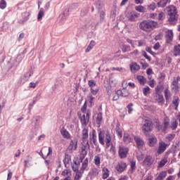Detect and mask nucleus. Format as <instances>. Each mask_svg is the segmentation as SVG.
<instances>
[{
  "instance_id": "44",
  "label": "nucleus",
  "mask_w": 180,
  "mask_h": 180,
  "mask_svg": "<svg viewBox=\"0 0 180 180\" xmlns=\"http://www.w3.org/2000/svg\"><path fill=\"white\" fill-rule=\"evenodd\" d=\"M94 164L95 165H97V167L101 165V158H99V156H95Z\"/></svg>"
},
{
  "instance_id": "9",
  "label": "nucleus",
  "mask_w": 180,
  "mask_h": 180,
  "mask_svg": "<svg viewBox=\"0 0 180 180\" xmlns=\"http://www.w3.org/2000/svg\"><path fill=\"white\" fill-rule=\"evenodd\" d=\"M165 39L167 44H170L172 42V40H174V32L172 30L166 32Z\"/></svg>"
},
{
  "instance_id": "42",
  "label": "nucleus",
  "mask_w": 180,
  "mask_h": 180,
  "mask_svg": "<svg viewBox=\"0 0 180 180\" xmlns=\"http://www.w3.org/2000/svg\"><path fill=\"white\" fill-rule=\"evenodd\" d=\"M25 58V56H23V53H20L17 56L16 62L17 63H22V60Z\"/></svg>"
},
{
  "instance_id": "40",
  "label": "nucleus",
  "mask_w": 180,
  "mask_h": 180,
  "mask_svg": "<svg viewBox=\"0 0 180 180\" xmlns=\"http://www.w3.org/2000/svg\"><path fill=\"white\" fill-rule=\"evenodd\" d=\"M167 162H168V160H167L165 159L161 160V161H160L158 163V167L162 168V167H164L165 165V164H167Z\"/></svg>"
},
{
  "instance_id": "57",
  "label": "nucleus",
  "mask_w": 180,
  "mask_h": 180,
  "mask_svg": "<svg viewBox=\"0 0 180 180\" xmlns=\"http://www.w3.org/2000/svg\"><path fill=\"white\" fill-rule=\"evenodd\" d=\"M178 146H179V144H178V143H176V144L175 145H173L172 146V153H173V154H176V148H178Z\"/></svg>"
},
{
  "instance_id": "49",
  "label": "nucleus",
  "mask_w": 180,
  "mask_h": 180,
  "mask_svg": "<svg viewBox=\"0 0 180 180\" xmlns=\"http://www.w3.org/2000/svg\"><path fill=\"white\" fill-rule=\"evenodd\" d=\"M146 51L151 54V56H155V52H153V50H151V47L146 46Z\"/></svg>"
},
{
  "instance_id": "39",
  "label": "nucleus",
  "mask_w": 180,
  "mask_h": 180,
  "mask_svg": "<svg viewBox=\"0 0 180 180\" xmlns=\"http://www.w3.org/2000/svg\"><path fill=\"white\" fill-rule=\"evenodd\" d=\"M135 9L137 11V12H140L141 13H143L146 11V8H144L143 6H136Z\"/></svg>"
},
{
  "instance_id": "64",
  "label": "nucleus",
  "mask_w": 180,
  "mask_h": 180,
  "mask_svg": "<svg viewBox=\"0 0 180 180\" xmlns=\"http://www.w3.org/2000/svg\"><path fill=\"white\" fill-rule=\"evenodd\" d=\"M154 179V176L153 175H148L146 176V179L143 180H153Z\"/></svg>"
},
{
  "instance_id": "18",
  "label": "nucleus",
  "mask_w": 180,
  "mask_h": 180,
  "mask_svg": "<svg viewBox=\"0 0 180 180\" xmlns=\"http://www.w3.org/2000/svg\"><path fill=\"white\" fill-rule=\"evenodd\" d=\"M102 174H103V179H108L109 178V169H108L106 167H104L102 169Z\"/></svg>"
},
{
  "instance_id": "34",
  "label": "nucleus",
  "mask_w": 180,
  "mask_h": 180,
  "mask_svg": "<svg viewBox=\"0 0 180 180\" xmlns=\"http://www.w3.org/2000/svg\"><path fill=\"white\" fill-rule=\"evenodd\" d=\"M131 50V48L129 45L127 44H122V53H127L128 51H130Z\"/></svg>"
},
{
  "instance_id": "16",
  "label": "nucleus",
  "mask_w": 180,
  "mask_h": 180,
  "mask_svg": "<svg viewBox=\"0 0 180 180\" xmlns=\"http://www.w3.org/2000/svg\"><path fill=\"white\" fill-rule=\"evenodd\" d=\"M60 134L63 136V139H69L71 137L70 132H68V131L64 128L60 130Z\"/></svg>"
},
{
  "instance_id": "32",
  "label": "nucleus",
  "mask_w": 180,
  "mask_h": 180,
  "mask_svg": "<svg viewBox=\"0 0 180 180\" xmlns=\"http://www.w3.org/2000/svg\"><path fill=\"white\" fill-rule=\"evenodd\" d=\"M82 141H85L86 139H88V129H84L82 130Z\"/></svg>"
},
{
  "instance_id": "13",
  "label": "nucleus",
  "mask_w": 180,
  "mask_h": 180,
  "mask_svg": "<svg viewBox=\"0 0 180 180\" xmlns=\"http://www.w3.org/2000/svg\"><path fill=\"white\" fill-rule=\"evenodd\" d=\"M123 141L125 144H130L133 142V138L129 134V133H124L123 136Z\"/></svg>"
},
{
  "instance_id": "23",
  "label": "nucleus",
  "mask_w": 180,
  "mask_h": 180,
  "mask_svg": "<svg viewBox=\"0 0 180 180\" xmlns=\"http://www.w3.org/2000/svg\"><path fill=\"white\" fill-rule=\"evenodd\" d=\"M70 161H71V155H70L69 154L65 155V158L63 159V164H64L65 168H68L67 165H68V164H70Z\"/></svg>"
},
{
  "instance_id": "61",
  "label": "nucleus",
  "mask_w": 180,
  "mask_h": 180,
  "mask_svg": "<svg viewBox=\"0 0 180 180\" xmlns=\"http://www.w3.org/2000/svg\"><path fill=\"white\" fill-rule=\"evenodd\" d=\"M115 94H117L119 97H123V92L122 90L118 89L115 91Z\"/></svg>"
},
{
  "instance_id": "6",
  "label": "nucleus",
  "mask_w": 180,
  "mask_h": 180,
  "mask_svg": "<svg viewBox=\"0 0 180 180\" xmlns=\"http://www.w3.org/2000/svg\"><path fill=\"white\" fill-rule=\"evenodd\" d=\"M168 21L169 22H175V20H178V12L176 11V8H171L168 11Z\"/></svg>"
},
{
  "instance_id": "46",
  "label": "nucleus",
  "mask_w": 180,
  "mask_h": 180,
  "mask_svg": "<svg viewBox=\"0 0 180 180\" xmlns=\"http://www.w3.org/2000/svg\"><path fill=\"white\" fill-rule=\"evenodd\" d=\"M44 15V11H43V8H41L37 15L38 20H40V19H41V18H43Z\"/></svg>"
},
{
  "instance_id": "55",
  "label": "nucleus",
  "mask_w": 180,
  "mask_h": 180,
  "mask_svg": "<svg viewBox=\"0 0 180 180\" xmlns=\"http://www.w3.org/2000/svg\"><path fill=\"white\" fill-rule=\"evenodd\" d=\"M90 91H91V95H96L98 92H99V89H94V88L91 87Z\"/></svg>"
},
{
  "instance_id": "11",
  "label": "nucleus",
  "mask_w": 180,
  "mask_h": 180,
  "mask_svg": "<svg viewBox=\"0 0 180 180\" xmlns=\"http://www.w3.org/2000/svg\"><path fill=\"white\" fill-rule=\"evenodd\" d=\"M168 146V144H167L164 141H161L159 143V147L157 150L158 154H162L167 150V147Z\"/></svg>"
},
{
  "instance_id": "17",
  "label": "nucleus",
  "mask_w": 180,
  "mask_h": 180,
  "mask_svg": "<svg viewBox=\"0 0 180 180\" xmlns=\"http://www.w3.org/2000/svg\"><path fill=\"white\" fill-rule=\"evenodd\" d=\"M163 127H162L161 130L163 133H165L167 131V129H168V126H169V118H165L163 122Z\"/></svg>"
},
{
  "instance_id": "36",
  "label": "nucleus",
  "mask_w": 180,
  "mask_h": 180,
  "mask_svg": "<svg viewBox=\"0 0 180 180\" xmlns=\"http://www.w3.org/2000/svg\"><path fill=\"white\" fill-rule=\"evenodd\" d=\"M179 97L176 96L175 98L173 100L172 103L175 106V110H178V106H179Z\"/></svg>"
},
{
  "instance_id": "31",
  "label": "nucleus",
  "mask_w": 180,
  "mask_h": 180,
  "mask_svg": "<svg viewBox=\"0 0 180 180\" xmlns=\"http://www.w3.org/2000/svg\"><path fill=\"white\" fill-rule=\"evenodd\" d=\"M88 102L89 103L90 108H92V106L94 105V100L95 99V97L92 96V94H89L87 96Z\"/></svg>"
},
{
  "instance_id": "43",
  "label": "nucleus",
  "mask_w": 180,
  "mask_h": 180,
  "mask_svg": "<svg viewBox=\"0 0 180 180\" xmlns=\"http://www.w3.org/2000/svg\"><path fill=\"white\" fill-rule=\"evenodd\" d=\"M149 93H150V87L148 86H146V87L143 88V94L144 96H147V95H148Z\"/></svg>"
},
{
  "instance_id": "35",
  "label": "nucleus",
  "mask_w": 180,
  "mask_h": 180,
  "mask_svg": "<svg viewBox=\"0 0 180 180\" xmlns=\"http://www.w3.org/2000/svg\"><path fill=\"white\" fill-rule=\"evenodd\" d=\"M88 12H89V8L88 7H84L81 10L80 16L84 18V16H86V15L88 14Z\"/></svg>"
},
{
  "instance_id": "45",
  "label": "nucleus",
  "mask_w": 180,
  "mask_h": 180,
  "mask_svg": "<svg viewBox=\"0 0 180 180\" xmlns=\"http://www.w3.org/2000/svg\"><path fill=\"white\" fill-rule=\"evenodd\" d=\"M6 8V1L1 0L0 1V9H5Z\"/></svg>"
},
{
  "instance_id": "47",
  "label": "nucleus",
  "mask_w": 180,
  "mask_h": 180,
  "mask_svg": "<svg viewBox=\"0 0 180 180\" xmlns=\"http://www.w3.org/2000/svg\"><path fill=\"white\" fill-rule=\"evenodd\" d=\"M105 91L109 96L112 95V86L108 85L105 87Z\"/></svg>"
},
{
  "instance_id": "26",
  "label": "nucleus",
  "mask_w": 180,
  "mask_h": 180,
  "mask_svg": "<svg viewBox=\"0 0 180 180\" xmlns=\"http://www.w3.org/2000/svg\"><path fill=\"white\" fill-rule=\"evenodd\" d=\"M136 79L139 81V82L141 85H144L146 84V82H147V79H146V78H144V76L138 75L136 77Z\"/></svg>"
},
{
  "instance_id": "56",
  "label": "nucleus",
  "mask_w": 180,
  "mask_h": 180,
  "mask_svg": "<svg viewBox=\"0 0 180 180\" xmlns=\"http://www.w3.org/2000/svg\"><path fill=\"white\" fill-rule=\"evenodd\" d=\"M88 85L89 86H90L91 88H92L93 86H95L96 85V82H95L94 80H89L88 82Z\"/></svg>"
},
{
  "instance_id": "29",
  "label": "nucleus",
  "mask_w": 180,
  "mask_h": 180,
  "mask_svg": "<svg viewBox=\"0 0 180 180\" xmlns=\"http://www.w3.org/2000/svg\"><path fill=\"white\" fill-rule=\"evenodd\" d=\"M130 170L129 172H131V174H134V172L136 171V161L134 160H131L130 162Z\"/></svg>"
},
{
  "instance_id": "15",
  "label": "nucleus",
  "mask_w": 180,
  "mask_h": 180,
  "mask_svg": "<svg viewBox=\"0 0 180 180\" xmlns=\"http://www.w3.org/2000/svg\"><path fill=\"white\" fill-rule=\"evenodd\" d=\"M129 68L131 70V72H137V71L140 70V65H139V64H137V63H132L130 65H129Z\"/></svg>"
},
{
  "instance_id": "7",
  "label": "nucleus",
  "mask_w": 180,
  "mask_h": 180,
  "mask_svg": "<svg viewBox=\"0 0 180 180\" xmlns=\"http://www.w3.org/2000/svg\"><path fill=\"white\" fill-rule=\"evenodd\" d=\"M127 154H129V148H126L124 146L119 147L118 155L120 158H126L127 157Z\"/></svg>"
},
{
  "instance_id": "48",
  "label": "nucleus",
  "mask_w": 180,
  "mask_h": 180,
  "mask_svg": "<svg viewBox=\"0 0 180 180\" xmlns=\"http://www.w3.org/2000/svg\"><path fill=\"white\" fill-rule=\"evenodd\" d=\"M141 53H142V56H143V57H144L146 60H149V61H151V57H150V56L147 54V52H146V51H142Z\"/></svg>"
},
{
  "instance_id": "41",
  "label": "nucleus",
  "mask_w": 180,
  "mask_h": 180,
  "mask_svg": "<svg viewBox=\"0 0 180 180\" xmlns=\"http://www.w3.org/2000/svg\"><path fill=\"white\" fill-rule=\"evenodd\" d=\"M88 155V152L86 151V146H84L82 147V151L80 153V155H84L86 157Z\"/></svg>"
},
{
  "instance_id": "33",
  "label": "nucleus",
  "mask_w": 180,
  "mask_h": 180,
  "mask_svg": "<svg viewBox=\"0 0 180 180\" xmlns=\"http://www.w3.org/2000/svg\"><path fill=\"white\" fill-rule=\"evenodd\" d=\"M134 140L136 143L137 147H142V146H143L144 141H143V140H141V139H140V137H136L134 139Z\"/></svg>"
},
{
  "instance_id": "54",
  "label": "nucleus",
  "mask_w": 180,
  "mask_h": 180,
  "mask_svg": "<svg viewBox=\"0 0 180 180\" xmlns=\"http://www.w3.org/2000/svg\"><path fill=\"white\" fill-rule=\"evenodd\" d=\"M128 95H129V90L122 89V98H126Z\"/></svg>"
},
{
  "instance_id": "21",
  "label": "nucleus",
  "mask_w": 180,
  "mask_h": 180,
  "mask_svg": "<svg viewBox=\"0 0 180 180\" xmlns=\"http://www.w3.org/2000/svg\"><path fill=\"white\" fill-rule=\"evenodd\" d=\"M53 92H58L61 89V81L56 82L52 87Z\"/></svg>"
},
{
  "instance_id": "2",
  "label": "nucleus",
  "mask_w": 180,
  "mask_h": 180,
  "mask_svg": "<svg viewBox=\"0 0 180 180\" xmlns=\"http://www.w3.org/2000/svg\"><path fill=\"white\" fill-rule=\"evenodd\" d=\"M157 27V22L154 20H145L142 21L139 24V27L141 30H144L145 32H151L155 27Z\"/></svg>"
},
{
  "instance_id": "8",
  "label": "nucleus",
  "mask_w": 180,
  "mask_h": 180,
  "mask_svg": "<svg viewBox=\"0 0 180 180\" xmlns=\"http://www.w3.org/2000/svg\"><path fill=\"white\" fill-rule=\"evenodd\" d=\"M33 75V72L32 70H28L20 79V84L23 85V84H26L27 81L30 79V77Z\"/></svg>"
},
{
  "instance_id": "25",
  "label": "nucleus",
  "mask_w": 180,
  "mask_h": 180,
  "mask_svg": "<svg viewBox=\"0 0 180 180\" xmlns=\"http://www.w3.org/2000/svg\"><path fill=\"white\" fill-rule=\"evenodd\" d=\"M137 18V14L134 13H130L127 15V19L129 22H134L136 20V18Z\"/></svg>"
},
{
  "instance_id": "53",
  "label": "nucleus",
  "mask_w": 180,
  "mask_h": 180,
  "mask_svg": "<svg viewBox=\"0 0 180 180\" xmlns=\"http://www.w3.org/2000/svg\"><path fill=\"white\" fill-rule=\"evenodd\" d=\"M162 39V32H159L158 34L155 35V40L157 41Z\"/></svg>"
},
{
  "instance_id": "5",
  "label": "nucleus",
  "mask_w": 180,
  "mask_h": 180,
  "mask_svg": "<svg viewBox=\"0 0 180 180\" xmlns=\"http://www.w3.org/2000/svg\"><path fill=\"white\" fill-rule=\"evenodd\" d=\"M154 161H155L154 157L151 155H146L142 162V165L143 167H145V168H151V167L154 165Z\"/></svg>"
},
{
  "instance_id": "14",
  "label": "nucleus",
  "mask_w": 180,
  "mask_h": 180,
  "mask_svg": "<svg viewBox=\"0 0 180 180\" xmlns=\"http://www.w3.org/2000/svg\"><path fill=\"white\" fill-rule=\"evenodd\" d=\"M126 168H127V165L126 164V162H120L117 166V172L122 173V172H124Z\"/></svg>"
},
{
  "instance_id": "19",
  "label": "nucleus",
  "mask_w": 180,
  "mask_h": 180,
  "mask_svg": "<svg viewBox=\"0 0 180 180\" xmlns=\"http://www.w3.org/2000/svg\"><path fill=\"white\" fill-rule=\"evenodd\" d=\"M95 46H96V42L94 40H91L89 44L88 45L87 48L86 49L85 53H89V51H91L92 49L95 47Z\"/></svg>"
},
{
  "instance_id": "24",
  "label": "nucleus",
  "mask_w": 180,
  "mask_h": 180,
  "mask_svg": "<svg viewBox=\"0 0 180 180\" xmlns=\"http://www.w3.org/2000/svg\"><path fill=\"white\" fill-rule=\"evenodd\" d=\"M174 57H178V56H180V44H177L174 46Z\"/></svg>"
},
{
  "instance_id": "50",
  "label": "nucleus",
  "mask_w": 180,
  "mask_h": 180,
  "mask_svg": "<svg viewBox=\"0 0 180 180\" xmlns=\"http://www.w3.org/2000/svg\"><path fill=\"white\" fill-rule=\"evenodd\" d=\"M127 109H128V113H131L133 112V103H130L127 106Z\"/></svg>"
},
{
  "instance_id": "30",
  "label": "nucleus",
  "mask_w": 180,
  "mask_h": 180,
  "mask_svg": "<svg viewBox=\"0 0 180 180\" xmlns=\"http://www.w3.org/2000/svg\"><path fill=\"white\" fill-rule=\"evenodd\" d=\"M167 176V172H162L159 174V175L155 178V180H164V179Z\"/></svg>"
},
{
  "instance_id": "3",
  "label": "nucleus",
  "mask_w": 180,
  "mask_h": 180,
  "mask_svg": "<svg viewBox=\"0 0 180 180\" xmlns=\"http://www.w3.org/2000/svg\"><path fill=\"white\" fill-rule=\"evenodd\" d=\"M162 91H164V85L162 84L158 85L155 88L154 98H155V99L158 103H164V96L161 94H162Z\"/></svg>"
},
{
  "instance_id": "58",
  "label": "nucleus",
  "mask_w": 180,
  "mask_h": 180,
  "mask_svg": "<svg viewBox=\"0 0 180 180\" xmlns=\"http://www.w3.org/2000/svg\"><path fill=\"white\" fill-rule=\"evenodd\" d=\"M86 101H85V103H84L83 106L81 108V110L82 112V113H86Z\"/></svg>"
},
{
  "instance_id": "63",
  "label": "nucleus",
  "mask_w": 180,
  "mask_h": 180,
  "mask_svg": "<svg viewBox=\"0 0 180 180\" xmlns=\"http://www.w3.org/2000/svg\"><path fill=\"white\" fill-rule=\"evenodd\" d=\"M164 19V12H160L158 14V20H162Z\"/></svg>"
},
{
  "instance_id": "28",
  "label": "nucleus",
  "mask_w": 180,
  "mask_h": 180,
  "mask_svg": "<svg viewBox=\"0 0 180 180\" xmlns=\"http://www.w3.org/2000/svg\"><path fill=\"white\" fill-rule=\"evenodd\" d=\"M103 120V117L102 115V112H98L96 118V124L101 125V123L102 122Z\"/></svg>"
},
{
  "instance_id": "59",
  "label": "nucleus",
  "mask_w": 180,
  "mask_h": 180,
  "mask_svg": "<svg viewBox=\"0 0 180 180\" xmlns=\"http://www.w3.org/2000/svg\"><path fill=\"white\" fill-rule=\"evenodd\" d=\"M178 127V122L176 121H174L172 123V130H175Z\"/></svg>"
},
{
  "instance_id": "60",
  "label": "nucleus",
  "mask_w": 180,
  "mask_h": 180,
  "mask_svg": "<svg viewBox=\"0 0 180 180\" xmlns=\"http://www.w3.org/2000/svg\"><path fill=\"white\" fill-rule=\"evenodd\" d=\"M155 124H156V127H155L156 129L158 130V131H160V130L162 129L161 128V125L160 124V121H156Z\"/></svg>"
},
{
  "instance_id": "38",
  "label": "nucleus",
  "mask_w": 180,
  "mask_h": 180,
  "mask_svg": "<svg viewBox=\"0 0 180 180\" xmlns=\"http://www.w3.org/2000/svg\"><path fill=\"white\" fill-rule=\"evenodd\" d=\"M41 117L37 115V116H34L32 119V123H34L35 122V126H39L40 124L39 123V120H40Z\"/></svg>"
},
{
  "instance_id": "62",
  "label": "nucleus",
  "mask_w": 180,
  "mask_h": 180,
  "mask_svg": "<svg viewBox=\"0 0 180 180\" xmlns=\"http://www.w3.org/2000/svg\"><path fill=\"white\" fill-rule=\"evenodd\" d=\"M160 47H161V45H160V42H157L154 44L153 49L158 50V49H160Z\"/></svg>"
},
{
  "instance_id": "27",
  "label": "nucleus",
  "mask_w": 180,
  "mask_h": 180,
  "mask_svg": "<svg viewBox=\"0 0 180 180\" xmlns=\"http://www.w3.org/2000/svg\"><path fill=\"white\" fill-rule=\"evenodd\" d=\"M167 4H168V0H160L158 2V8H165L167 6Z\"/></svg>"
},
{
  "instance_id": "1",
  "label": "nucleus",
  "mask_w": 180,
  "mask_h": 180,
  "mask_svg": "<svg viewBox=\"0 0 180 180\" xmlns=\"http://www.w3.org/2000/svg\"><path fill=\"white\" fill-rule=\"evenodd\" d=\"M104 140H105L107 147L111 146L110 149V154L115 155L116 154V148L112 143V136H110V132L108 130L105 131V133H103L102 131H100L98 133V141L102 146H105Z\"/></svg>"
},
{
  "instance_id": "52",
  "label": "nucleus",
  "mask_w": 180,
  "mask_h": 180,
  "mask_svg": "<svg viewBox=\"0 0 180 180\" xmlns=\"http://www.w3.org/2000/svg\"><path fill=\"white\" fill-rule=\"evenodd\" d=\"M175 139V134H170L167 136V139L169 141H172L173 139Z\"/></svg>"
},
{
  "instance_id": "12",
  "label": "nucleus",
  "mask_w": 180,
  "mask_h": 180,
  "mask_svg": "<svg viewBox=\"0 0 180 180\" xmlns=\"http://www.w3.org/2000/svg\"><path fill=\"white\" fill-rule=\"evenodd\" d=\"M78 147V140H71L68 148L69 151H75Z\"/></svg>"
},
{
  "instance_id": "37",
  "label": "nucleus",
  "mask_w": 180,
  "mask_h": 180,
  "mask_svg": "<svg viewBox=\"0 0 180 180\" xmlns=\"http://www.w3.org/2000/svg\"><path fill=\"white\" fill-rule=\"evenodd\" d=\"M157 6H158V4L153 2L152 4H150V5L148 6V11H155V9H157Z\"/></svg>"
},
{
  "instance_id": "22",
  "label": "nucleus",
  "mask_w": 180,
  "mask_h": 180,
  "mask_svg": "<svg viewBox=\"0 0 180 180\" xmlns=\"http://www.w3.org/2000/svg\"><path fill=\"white\" fill-rule=\"evenodd\" d=\"M79 119L82 126H86V124L89 123V120L86 117L85 114H84L82 117H79Z\"/></svg>"
},
{
  "instance_id": "4",
  "label": "nucleus",
  "mask_w": 180,
  "mask_h": 180,
  "mask_svg": "<svg viewBox=\"0 0 180 180\" xmlns=\"http://www.w3.org/2000/svg\"><path fill=\"white\" fill-rule=\"evenodd\" d=\"M142 131L146 137H149L150 131H153V122L150 120H145V123L142 126Z\"/></svg>"
},
{
  "instance_id": "10",
  "label": "nucleus",
  "mask_w": 180,
  "mask_h": 180,
  "mask_svg": "<svg viewBox=\"0 0 180 180\" xmlns=\"http://www.w3.org/2000/svg\"><path fill=\"white\" fill-rule=\"evenodd\" d=\"M157 143H158V139L155 136H152L148 139V146L149 147H155L157 146Z\"/></svg>"
},
{
  "instance_id": "51",
  "label": "nucleus",
  "mask_w": 180,
  "mask_h": 180,
  "mask_svg": "<svg viewBox=\"0 0 180 180\" xmlns=\"http://www.w3.org/2000/svg\"><path fill=\"white\" fill-rule=\"evenodd\" d=\"M105 15V11H102L100 12V22H103Z\"/></svg>"
},
{
  "instance_id": "20",
  "label": "nucleus",
  "mask_w": 180,
  "mask_h": 180,
  "mask_svg": "<svg viewBox=\"0 0 180 180\" xmlns=\"http://www.w3.org/2000/svg\"><path fill=\"white\" fill-rule=\"evenodd\" d=\"M90 143L91 144H94V146H96V131L94 129L92 131L91 137H90Z\"/></svg>"
}]
</instances>
